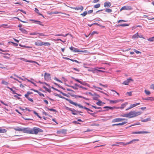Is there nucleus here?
<instances>
[{
	"mask_svg": "<svg viewBox=\"0 0 154 154\" xmlns=\"http://www.w3.org/2000/svg\"><path fill=\"white\" fill-rule=\"evenodd\" d=\"M141 113L140 111L136 112L135 111H132L130 112L129 113H127L128 118H131L134 117L138 115H140Z\"/></svg>",
	"mask_w": 154,
	"mask_h": 154,
	"instance_id": "1",
	"label": "nucleus"
},
{
	"mask_svg": "<svg viewBox=\"0 0 154 154\" xmlns=\"http://www.w3.org/2000/svg\"><path fill=\"white\" fill-rule=\"evenodd\" d=\"M31 134H37L38 132H43V131L39 128L34 127L31 129Z\"/></svg>",
	"mask_w": 154,
	"mask_h": 154,
	"instance_id": "2",
	"label": "nucleus"
},
{
	"mask_svg": "<svg viewBox=\"0 0 154 154\" xmlns=\"http://www.w3.org/2000/svg\"><path fill=\"white\" fill-rule=\"evenodd\" d=\"M69 49L72 51H73L74 52H81L85 53L88 52L86 50L80 51L79 50L78 48H74V47L72 46L70 47Z\"/></svg>",
	"mask_w": 154,
	"mask_h": 154,
	"instance_id": "3",
	"label": "nucleus"
},
{
	"mask_svg": "<svg viewBox=\"0 0 154 154\" xmlns=\"http://www.w3.org/2000/svg\"><path fill=\"white\" fill-rule=\"evenodd\" d=\"M22 131L24 133L31 134V128H22Z\"/></svg>",
	"mask_w": 154,
	"mask_h": 154,
	"instance_id": "4",
	"label": "nucleus"
},
{
	"mask_svg": "<svg viewBox=\"0 0 154 154\" xmlns=\"http://www.w3.org/2000/svg\"><path fill=\"white\" fill-rule=\"evenodd\" d=\"M65 108L66 110L71 111L72 114L74 115H76L77 114L75 113L76 112H81L77 111L74 109H72L67 106H66Z\"/></svg>",
	"mask_w": 154,
	"mask_h": 154,
	"instance_id": "5",
	"label": "nucleus"
},
{
	"mask_svg": "<svg viewBox=\"0 0 154 154\" xmlns=\"http://www.w3.org/2000/svg\"><path fill=\"white\" fill-rule=\"evenodd\" d=\"M139 140L138 139H136L133 140H131L129 142H128V143H123V142H119V143H118L120 144H123V145H128V144H131V143H133V142H134L135 141H138Z\"/></svg>",
	"mask_w": 154,
	"mask_h": 154,
	"instance_id": "6",
	"label": "nucleus"
},
{
	"mask_svg": "<svg viewBox=\"0 0 154 154\" xmlns=\"http://www.w3.org/2000/svg\"><path fill=\"white\" fill-rule=\"evenodd\" d=\"M132 9L131 6H125L122 7L120 9V11H121L123 10H130Z\"/></svg>",
	"mask_w": 154,
	"mask_h": 154,
	"instance_id": "7",
	"label": "nucleus"
},
{
	"mask_svg": "<svg viewBox=\"0 0 154 154\" xmlns=\"http://www.w3.org/2000/svg\"><path fill=\"white\" fill-rule=\"evenodd\" d=\"M124 120L127 121V120L125 119H122L121 118H117L113 119L112 121V122L114 123L117 122H120Z\"/></svg>",
	"mask_w": 154,
	"mask_h": 154,
	"instance_id": "8",
	"label": "nucleus"
},
{
	"mask_svg": "<svg viewBox=\"0 0 154 154\" xmlns=\"http://www.w3.org/2000/svg\"><path fill=\"white\" fill-rule=\"evenodd\" d=\"M74 104H73V105H74L76 106H78L80 108L84 109L87 110L88 111H89L90 109H88V108L82 106L80 104H78L77 103L75 102H74Z\"/></svg>",
	"mask_w": 154,
	"mask_h": 154,
	"instance_id": "9",
	"label": "nucleus"
},
{
	"mask_svg": "<svg viewBox=\"0 0 154 154\" xmlns=\"http://www.w3.org/2000/svg\"><path fill=\"white\" fill-rule=\"evenodd\" d=\"M150 133L149 132L145 131H142L137 132H132V134H149Z\"/></svg>",
	"mask_w": 154,
	"mask_h": 154,
	"instance_id": "10",
	"label": "nucleus"
},
{
	"mask_svg": "<svg viewBox=\"0 0 154 154\" xmlns=\"http://www.w3.org/2000/svg\"><path fill=\"white\" fill-rule=\"evenodd\" d=\"M44 78L45 80L46 81L50 79L51 76L50 74L45 72L44 75Z\"/></svg>",
	"mask_w": 154,
	"mask_h": 154,
	"instance_id": "11",
	"label": "nucleus"
},
{
	"mask_svg": "<svg viewBox=\"0 0 154 154\" xmlns=\"http://www.w3.org/2000/svg\"><path fill=\"white\" fill-rule=\"evenodd\" d=\"M30 20L33 21V23H35L39 24L42 26H43L44 25L42 24V23L40 21L37 20Z\"/></svg>",
	"mask_w": 154,
	"mask_h": 154,
	"instance_id": "12",
	"label": "nucleus"
},
{
	"mask_svg": "<svg viewBox=\"0 0 154 154\" xmlns=\"http://www.w3.org/2000/svg\"><path fill=\"white\" fill-rule=\"evenodd\" d=\"M58 97L60 98L65 99L66 100L68 101L70 103H71L72 104H74V102H73L72 100H71L70 99H69L68 98H66L65 97H63V96H61L60 95H59V96H58Z\"/></svg>",
	"mask_w": 154,
	"mask_h": 154,
	"instance_id": "13",
	"label": "nucleus"
},
{
	"mask_svg": "<svg viewBox=\"0 0 154 154\" xmlns=\"http://www.w3.org/2000/svg\"><path fill=\"white\" fill-rule=\"evenodd\" d=\"M43 42L40 40H38L35 42V44L37 46H42L43 45Z\"/></svg>",
	"mask_w": 154,
	"mask_h": 154,
	"instance_id": "14",
	"label": "nucleus"
},
{
	"mask_svg": "<svg viewBox=\"0 0 154 154\" xmlns=\"http://www.w3.org/2000/svg\"><path fill=\"white\" fill-rule=\"evenodd\" d=\"M73 8L74 9H75L76 10H80L81 11H82L83 10L84 7L83 6L81 5L79 7H76Z\"/></svg>",
	"mask_w": 154,
	"mask_h": 154,
	"instance_id": "15",
	"label": "nucleus"
},
{
	"mask_svg": "<svg viewBox=\"0 0 154 154\" xmlns=\"http://www.w3.org/2000/svg\"><path fill=\"white\" fill-rule=\"evenodd\" d=\"M51 88L53 89L56 91H57L59 92H60V93H61L63 95V96H67V95L66 94L64 93H63V92H62L61 91H60V90L57 89V88H54V87H51Z\"/></svg>",
	"mask_w": 154,
	"mask_h": 154,
	"instance_id": "16",
	"label": "nucleus"
},
{
	"mask_svg": "<svg viewBox=\"0 0 154 154\" xmlns=\"http://www.w3.org/2000/svg\"><path fill=\"white\" fill-rule=\"evenodd\" d=\"M142 99L143 100H154V97H148L146 98H142Z\"/></svg>",
	"mask_w": 154,
	"mask_h": 154,
	"instance_id": "17",
	"label": "nucleus"
},
{
	"mask_svg": "<svg viewBox=\"0 0 154 154\" xmlns=\"http://www.w3.org/2000/svg\"><path fill=\"white\" fill-rule=\"evenodd\" d=\"M133 81L132 79L131 78L127 79V80L125 81L122 84L125 85H128V83L130 82V81Z\"/></svg>",
	"mask_w": 154,
	"mask_h": 154,
	"instance_id": "18",
	"label": "nucleus"
},
{
	"mask_svg": "<svg viewBox=\"0 0 154 154\" xmlns=\"http://www.w3.org/2000/svg\"><path fill=\"white\" fill-rule=\"evenodd\" d=\"M111 3L110 2H106L104 3V6L105 7H109L111 6Z\"/></svg>",
	"mask_w": 154,
	"mask_h": 154,
	"instance_id": "19",
	"label": "nucleus"
},
{
	"mask_svg": "<svg viewBox=\"0 0 154 154\" xmlns=\"http://www.w3.org/2000/svg\"><path fill=\"white\" fill-rule=\"evenodd\" d=\"M127 123V122H122L121 123H119L118 124H115L112 125V126H117V125H124L125 124H126Z\"/></svg>",
	"mask_w": 154,
	"mask_h": 154,
	"instance_id": "20",
	"label": "nucleus"
},
{
	"mask_svg": "<svg viewBox=\"0 0 154 154\" xmlns=\"http://www.w3.org/2000/svg\"><path fill=\"white\" fill-rule=\"evenodd\" d=\"M66 131L65 130L63 129L61 130L58 131L57 133L58 134H65L66 133Z\"/></svg>",
	"mask_w": 154,
	"mask_h": 154,
	"instance_id": "21",
	"label": "nucleus"
},
{
	"mask_svg": "<svg viewBox=\"0 0 154 154\" xmlns=\"http://www.w3.org/2000/svg\"><path fill=\"white\" fill-rule=\"evenodd\" d=\"M35 12H36L37 13L38 15H41L43 17H44V16H43V15L40 14V13L39 12V10L36 8H35Z\"/></svg>",
	"mask_w": 154,
	"mask_h": 154,
	"instance_id": "22",
	"label": "nucleus"
},
{
	"mask_svg": "<svg viewBox=\"0 0 154 154\" xmlns=\"http://www.w3.org/2000/svg\"><path fill=\"white\" fill-rule=\"evenodd\" d=\"M140 103H136V104H132L130 105V108H131V109L133 108V107L136 106L137 105H140Z\"/></svg>",
	"mask_w": 154,
	"mask_h": 154,
	"instance_id": "23",
	"label": "nucleus"
},
{
	"mask_svg": "<svg viewBox=\"0 0 154 154\" xmlns=\"http://www.w3.org/2000/svg\"><path fill=\"white\" fill-rule=\"evenodd\" d=\"M150 121H151V118H148L146 119H144L141 120V121L142 122H146Z\"/></svg>",
	"mask_w": 154,
	"mask_h": 154,
	"instance_id": "24",
	"label": "nucleus"
},
{
	"mask_svg": "<svg viewBox=\"0 0 154 154\" xmlns=\"http://www.w3.org/2000/svg\"><path fill=\"white\" fill-rule=\"evenodd\" d=\"M129 25V24H118L117 26V27H119V26L124 27V26H128Z\"/></svg>",
	"mask_w": 154,
	"mask_h": 154,
	"instance_id": "25",
	"label": "nucleus"
},
{
	"mask_svg": "<svg viewBox=\"0 0 154 154\" xmlns=\"http://www.w3.org/2000/svg\"><path fill=\"white\" fill-rule=\"evenodd\" d=\"M128 104V102H126L124 103H123L122 104L121 106L120 107V109H123L126 105Z\"/></svg>",
	"mask_w": 154,
	"mask_h": 154,
	"instance_id": "26",
	"label": "nucleus"
},
{
	"mask_svg": "<svg viewBox=\"0 0 154 154\" xmlns=\"http://www.w3.org/2000/svg\"><path fill=\"white\" fill-rule=\"evenodd\" d=\"M115 107V106H114L113 107H111V106H105L103 107V108L104 109H108L111 110H112L113 109H114Z\"/></svg>",
	"mask_w": 154,
	"mask_h": 154,
	"instance_id": "27",
	"label": "nucleus"
},
{
	"mask_svg": "<svg viewBox=\"0 0 154 154\" xmlns=\"http://www.w3.org/2000/svg\"><path fill=\"white\" fill-rule=\"evenodd\" d=\"M109 102L110 103H118L119 101L118 100H110Z\"/></svg>",
	"mask_w": 154,
	"mask_h": 154,
	"instance_id": "28",
	"label": "nucleus"
},
{
	"mask_svg": "<svg viewBox=\"0 0 154 154\" xmlns=\"http://www.w3.org/2000/svg\"><path fill=\"white\" fill-rule=\"evenodd\" d=\"M7 88H8V89H9L12 92V94H17V93L15 92V91H14L12 88H10L9 87H7Z\"/></svg>",
	"mask_w": 154,
	"mask_h": 154,
	"instance_id": "29",
	"label": "nucleus"
},
{
	"mask_svg": "<svg viewBox=\"0 0 154 154\" xmlns=\"http://www.w3.org/2000/svg\"><path fill=\"white\" fill-rule=\"evenodd\" d=\"M7 130L6 129L4 128L0 129V133H4L6 132Z\"/></svg>",
	"mask_w": 154,
	"mask_h": 154,
	"instance_id": "30",
	"label": "nucleus"
},
{
	"mask_svg": "<svg viewBox=\"0 0 154 154\" xmlns=\"http://www.w3.org/2000/svg\"><path fill=\"white\" fill-rule=\"evenodd\" d=\"M139 36V35L138 34V33L137 32L134 35L132 36V38H138Z\"/></svg>",
	"mask_w": 154,
	"mask_h": 154,
	"instance_id": "31",
	"label": "nucleus"
},
{
	"mask_svg": "<svg viewBox=\"0 0 154 154\" xmlns=\"http://www.w3.org/2000/svg\"><path fill=\"white\" fill-rule=\"evenodd\" d=\"M1 84H3L6 85H7L9 84V83L5 81L4 80H2V81Z\"/></svg>",
	"mask_w": 154,
	"mask_h": 154,
	"instance_id": "32",
	"label": "nucleus"
},
{
	"mask_svg": "<svg viewBox=\"0 0 154 154\" xmlns=\"http://www.w3.org/2000/svg\"><path fill=\"white\" fill-rule=\"evenodd\" d=\"M50 45L51 44L48 42H43V45H44L45 46H50Z\"/></svg>",
	"mask_w": 154,
	"mask_h": 154,
	"instance_id": "33",
	"label": "nucleus"
},
{
	"mask_svg": "<svg viewBox=\"0 0 154 154\" xmlns=\"http://www.w3.org/2000/svg\"><path fill=\"white\" fill-rule=\"evenodd\" d=\"M20 30L21 31L24 33H26L27 32L26 30L22 28H20Z\"/></svg>",
	"mask_w": 154,
	"mask_h": 154,
	"instance_id": "34",
	"label": "nucleus"
},
{
	"mask_svg": "<svg viewBox=\"0 0 154 154\" xmlns=\"http://www.w3.org/2000/svg\"><path fill=\"white\" fill-rule=\"evenodd\" d=\"M144 92L145 93L146 95H149L151 94V93L149 91L146 90H145Z\"/></svg>",
	"mask_w": 154,
	"mask_h": 154,
	"instance_id": "35",
	"label": "nucleus"
},
{
	"mask_svg": "<svg viewBox=\"0 0 154 154\" xmlns=\"http://www.w3.org/2000/svg\"><path fill=\"white\" fill-rule=\"evenodd\" d=\"M14 129L16 131H22V128L19 127H17V128H14Z\"/></svg>",
	"mask_w": 154,
	"mask_h": 154,
	"instance_id": "36",
	"label": "nucleus"
},
{
	"mask_svg": "<svg viewBox=\"0 0 154 154\" xmlns=\"http://www.w3.org/2000/svg\"><path fill=\"white\" fill-rule=\"evenodd\" d=\"M43 88L45 89L47 91L49 92H51V90L47 88L45 86H43Z\"/></svg>",
	"mask_w": 154,
	"mask_h": 154,
	"instance_id": "37",
	"label": "nucleus"
},
{
	"mask_svg": "<svg viewBox=\"0 0 154 154\" xmlns=\"http://www.w3.org/2000/svg\"><path fill=\"white\" fill-rule=\"evenodd\" d=\"M100 4H98L95 5H94V8H99L100 7Z\"/></svg>",
	"mask_w": 154,
	"mask_h": 154,
	"instance_id": "38",
	"label": "nucleus"
},
{
	"mask_svg": "<svg viewBox=\"0 0 154 154\" xmlns=\"http://www.w3.org/2000/svg\"><path fill=\"white\" fill-rule=\"evenodd\" d=\"M48 110H50V111H53V112H57V111L56 109H52V108H48V107H47L46 108Z\"/></svg>",
	"mask_w": 154,
	"mask_h": 154,
	"instance_id": "39",
	"label": "nucleus"
},
{
	"mask_svg": "<svg viewBox=\"0 0 154 154\" xmlns=\"http://www.w3.org/2000/svg\"><path fill=\"white\" fill-rule=\"evenodd\" d=\"M33 113L36 115L38 118L40 119L42 118V117L38 115V113H37L35 111H33Z\"/></svg>",
	"mask_w": 154,
	"mask_h": 154,
	"instance_id": "40",
	"label": "nucleus"
},
{
	"mask_svg": "<svg viewBox=\"0 0 154 154\" xmlns=\"http://www.w3.org/2000/svg\"><path fill=\"white\" fill-rule=\"evenodd\" d=\"M147 40L148 41L153 42L154 40V37H152L148 39Z\"/></svg>",
	"mask_w": 154,
	"mask_h": 154,
	"instance_id": "41",
	"label": "nucleus"
},
{
	"mask_svg": "<svg viewBox=\"0 0 154 154\" xmlns=\"http://www.w3.org/2000/svg\"><path fill=\"white\" fill-rule=\"evenodd\" d=\"M102 102L100 100H98V101L96 103V104L98 106H101V103H102Z\"/></svg>",
	"mask_w": 154,
	"mask_h": 154,
	"instance_id": "42",
	"label": "nucleus"
},
{
	"mask_svg": "<svg viewBox=\"0 0 154 154\" xmlns=\"http://www.w3.org/2000/svg\"><path fill=\"white\" fill-rule=\"evenodd\" d=\"M68 34H66L65 35H64L63 34H57V35H55V36H62L65 37L68 35Z\"/></svg>",
	"mask_w": 154,
	"mask_h": 154,
	"instance_id": "43",
	"label": "nucleus"
},
{
	"mask_svg": "<svg viewBox=\"0 0 154 154\" xmlns=\"http://www.w3.org/2000/svg\"><path fill=\"white\" fill-rule=\"evenodd\" d=\"M87 14V12L86 11H84L83 13L81 14V15L83 16V17H84Z\"/></svg>",
	"mask_w": 154,
	"mask_h": 154,
	"instance_id": "44",
	"label": "nucleus"
},
{
	"mask_svg": "<svg viewBox=\"0 0 154 154\" xmlns=\"http://www.w3.org/2000/svg\"><path fill=\"white\" fill-rule=\"evenodd\" d=\"M105 11L107 13H110L112 11V10L111 9H107L105 10Z\"/></svg>",
	"mask_w": 154,
	"mask_h": 154,
	"instance_id": "45",
	"label": "nucleus"
},
{
	"mask_svg": "<svg viewBox=\"0 0 154 154\" xmlns=\"http://www.w3.org/2000/svg\"><path fill=\"white\" fill-rule=\"evenodd\" d=\"M120 116L123 117H126L128 118V115L127 113V114H124L121 115H120Z\"/></svg>",
	"mask_w": 154,
	"mask_h": 154,
	"instance_id": "46",
	"label": "nucleus"
},
{
	"mask_svg": "<svg viewBox=\"0 0 154 154\" xmlns=\"http://www.w3.org/2000/svg\"><path fill=\"white\" fill-rule=\"evenodd\" d=\"M70 60L73 62H75L78 63H81V62H79L76 60H73V59H70Z\"/></svg>",
	"mask_w": 154,
	"mask_h": 154,
	"instance_id": "47",
	"label": "nucleus"
},
{
	"mask_svg": "<svg viewBox=\"0 0 154 154\" xmlns=\"http://www.w3.org/2000/svg\"><path fill=\"white\" fill-rule=\"evenodd\" d=\"M38 34L40 36H47V35H45L43 33H40L38 32Z\"/></svg>",
	"mask_w": 154,
	"mask_h": 154,
	"instance_id": "48",
	"label": "nucleus"
},
{
	"mask_svg": "<svg viewBox=\"0 0 154 154\" xmlns=\"http://www.w3.org/2000/svg\"><path fill=\"white\" fill-rule=\"evenodd\" d=\"M81 84L84 85H88L87 83H86L85 82H81Z\"/></svg>",
	"mask_w": 154,
	"mask_h": 154,
	"instance_id": "49",
	"label": "nucleus"
},
{
	"mask_svg": "<svg viewBox=\"0 0 154 154\" xmlns=\"http://www.w3.org/2000/svg\"><path fill=\"white\" fill-rule=\"evenodd\" d=\"M93 88H97V89H100L101 90H102L103 89L102 88L99 87H97L95 85H93Z\"/></svg>",
	"mask_w": 154,
	"mask_h": 154,
	"instance_id": "50",
	"label": "nucleus"
},
{
	"mask_svg": "<svg viewBox=\"0 0 154 154\" xmlns=\"http://www.w3.org/2000/svg\"><path fill=\"white\" fill-rule=\"evenodd\" d=\"M38 94L41 97H42V96L43 97H45L44 95L43 94L41 93V92H39V93H38Z\"/></svg>",
	"mask_w": 154,
	"mask_h": 154,
	"instance_id": "51",
	"label": "nucleus"
},
{
	"mask_svg": "<svg viewBox=\"0 0 154 154\" xmlns=\"http://www.w3.org/2000/svg\"><path fill=\"white\" fill-rule=\"evenodd\" d=\"M134 52H135V53H136L137 54H139V53H141V52L138 51H137V50H136L135 49H134Z\"/></svg>",
	"mask_w": 154,
	"mask_h": 154,
	"instance_id": "52",
	"label": "nucleus"
},
{
	"mask_svg": "<svg viewBox=\"0 0 154 154\" xmlns=\"http://www.w3.org/2000/svg\"><path fill=\"white\" fill-rule=\"evenodd\" d=\"M98 96H96L94 97L93 98V99L94 100H98Z\"/></svg>",
	"mask_w": 154,
	"mask_h": 154,
	"instance_id": "53",
	"label": "nucleus"
},
{
	"mask_svg": "<svg viewBox=\"0 0 154 154\" xmlns=\"http://www.w3.org/2000/svg\"><path fill=\"white\" fill-rule=\"evenodd\" d=\"M132 92H127L126 93V94L127 95V94H128L129 96H131L132 95Z\"/></svg>",
	"mask_w": 154,
	"mask_h": 154,
	"instance_id": "54",
	"label": "nucleus"
},
{
	"mask_svg": "<svg viewBox=\"0 0 154 154\" xmlns=\"http://www.w3.org/2000/svg\"><path fill=\"white\" fill-rule=\"evenodd\" d=\"M93 10H91L89 11L88 12H87V13H88V14H90L91 13H92L93 12Z\"/></svg>",
	"mask_w": 154,
	"mask_h": 154,
	"instance_id": "55",
	"label": "nucleus"
},
{
	"mask_svg": "<svg viewBox=\"0 0 154 154\" xmlns=\"http://www.w3.org/2000/svg\"><path fill=\"white\" fill-rule=\"evenodd\" d=\"M127 21L125 20H119L118 21V23H120L121 22H127Z\"/></svg>",
	"mask_w": 154,
	"mask_h": 154,
	"instance_id": "56",
	"label": "nucleus"
},
{
	"mask_svg": "<svg viewBox=\"0 0 154 154\" xmlns=\"http://www.w3.org/2000/svg\"><path fill=\"white\" fill-rule=\"evenodd\" d=\"M72 123L76 125L80 124V123L78 122L77 121H74Z\"/></svg>",
	"mask_w": 154,
	"mask_h": 154,
	"instance_id": "57",
	"label": "nucleus"
},
{
	"mask_svg": "<svg viewBox=\"0 0 154 154\" xmlns=\"http://www.w3.org/2000/svg\"><path fill=\"white\" fill-rule=\"evenodd\" d=\"M69 87H71L72 88H73V89H75V90H77L78 89V88H77L75 87L72 86H69Z\"/></svg>",
	"mask_w": 154,
	"mask_h": 154,
	"instance_id": "58",
	"label": "nucleus"
},
{
	"mask_svg": "<svg viewBox=\"0 0 154 154\" xmlns=\"http://www.w3.org/2000/svg\"><path fill=\"white\" fill-rule=\"evenodd\" d=\"M54 79L55 80H56V81H57L60 82V83H62V82L61 81H60V80L58 79L57 78H55Z\"/></svg>",
	"mask_w": 154,
	"mask_h": 154,
	"instance_id": "59",
	"label": "nucleus"
},
{
	"mask_svg": "<svg viewBox=\"0 0 154 154\" xmlns=\"http://www.w3.org/2000/svg\"><path fill=\"white\" fill-rule=\"evenodd\" d=\"M99 85L101 86H102L104 87H106V88L107 87V85H103L101 83H100Z\"/></svg>",
	"mask_w": 154,
	"mask_h": 154,
	"instance_id": "60",
	"label": "nucleus"
},
{
	"mask_svg": "<svg viewBox=\"0 0 154 154\" xmlns=\"http://www.w3.org/2000/svg\"><path fill=\"white\" fill-rule=\"evenodd\" d=\"M23 119L25 120H33L32 119H29V118H26L23 117Z\"/></svg>",
	"mask_w": 154,
	"mask_h": 154,
	"instance_id": "61",
	"label": "nucleus"
},
{
	"mask_svg": "<svg viewBox=\"0 0 154 154\" xmlns=\"http://www.w3.org/2000/svg\"><path fill=\"white\" fill-rule=\"evenodd\" d=\"M29 101L31 102H33V100H32V98H29V97L27 98Z\"/></svg>",
	"mask_w": 154,
	"mask_h": 154,
	"instance_id": "62",
	"label": "nucleus"
},
{
	"mask_svg": "<svg viewBox=\"0 0 154 154\" xmlns=\"http://www.w3.org/2000/svg\"><path fill=\"white\" fill-rule=\"evenodd\" d=\"M14 97H15L17 98L18 100H20L21 99V98L20 97H18L17 95H14Z\"/></svg>",
	"mask_w": 154,
	"mask_h": 154,
	"instance_id": "63",
	"label": "nucleus"
},
{
	"mask_svg": "<svg viewBox=\"0 0 154 154\" xmlns=\"http://www.w3.org/2000/svg\"><path fill=\"white\" fill-rule=\"evenodd\" d=\"M103 9H101V10H98V11H97L95 12V13H94V15H95V14H96L98 13V12H100V11H103Z\"/></svg>",
	"mask_w": 154,
	"mask_h": 154,
	"instance_id": "64",
	"label": "nucleus"
}]
</instances>
